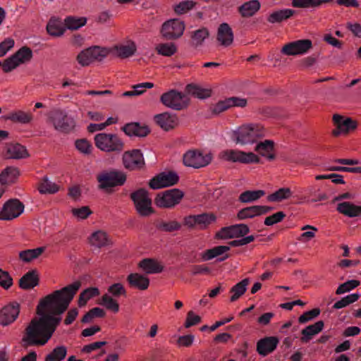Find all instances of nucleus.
<instances>
[{
    "instance_id": "1",
    "label": "nucleus",
    "mask_w": 361,
    "mask_h": 361,
    "mask_svg": "<svg viewBox=\"0 0 361 361\" xmlns=\"http://www.w3.org/2000/svg\"><path fill=\"white\" fill-rule=\"evenodd\" d=\"M80 286L81 282L76 281L39 300L36 308L39 317L33 318L25 328L22 338L24 347L42 346L50 340L61 320L55 316L68 309Z\"/></svg>"
},
{
    "instance_id": "2",
    "label": "nucleus",
    "mask_w": 361,
    "mask_h": 361,
    "mask_svg": "<svg viewBox=\"0 0 361 361\" xmlns=\"http://www.w3.org/2000/svg\"><path fill=\"white\" fill-rule=\"evenodd\" d=\"M264 128L259 123H247L233 132L232 137L236 143L245 145L253 144L264 136Z\"/></svg>"
},
{
    "instance_id": "3",
    "label": "nucleus",
    "mask_w": 361,
    "mask_h": 361,
    "mask_svg": "<svg viewBox=\"0 0 361 361\" xmlns=\"http://www.w3.org/2000/svg\"><path fill=\"white\" fill-rule=\"evenodd\" d=\"M97 180L99 190L111 194L114 192V188L124 185L127 180V174L118 169L103 171L97 176Z\"/></svg>"
},
{
    "instance_id": "4",
    "label": "nucleus",
    "mask_w": 361,
    "mask_h": 361,
    "mask_svg": "<svg viewBox=\"0 0 361 361\" xmlns=\"http://www.w3.org/2000/svg\"><path fill=\"white\" fill-rule=\"evenodd\" d=\"M94 140L98 149L107 153L119 154L125 147L122 138L115 133H100L94 136Z\"/></svg>"
},
{
    "instance_id": "5",
    "label": "nucleus",
    "mask_w": 361,
    "mask_h": 361,
    "mask_svg": "<svg viewBox=\"0 0 361 361\" xmlns=\"http://www.w3.org/2000/svg\"><path fill=\"white\" fill-rule=\"evenodd\" d=\"M137 213L141 216H149L155 213L152 207V201L149 192L145 188H139L130 195Z\"/></svg>"
},
{
    "instance_id": "6",
    "label": "nucleus",
    "mask_w": 361,
    "mask_h": 361,
    "mask_svg": "<svg viewBox=\"0 0 361 361\" xmlns=\"http://www.w3.org/2000/svg\"><path fill=\"white\" fill-rule=\"evenodd\" d=\"M48 121L52 123L55 130L63 133H68L74 130L75 120L61 109H54L48 114Z\"/></svg>"
},
{
    "instance_id": "7",
    "label": "nucleus",
    "mask_w": 361,
    "mask_h": 361,
    "mask_svg": "<svg viewBox=\"0 0 361 361\" xmlns=\"http://www.w3.org/2000/svg\"><path fill=\"white\" fill-rule=\"evenodd\" d=\"M160 102L168 108L176 111H181L188 108L190 99L185 93L171 89L161 95Z\"/></svg>"
},
{
    "instance_id": "8",
    "label": "nucleus",
    "mask_w": 361,
    "mask_h": 361,
    "mask_svg": "<svg viewBox=\"0 0 361 361\" xmlns=\"http://www.w3.org/2000/svg\"><path fill=\"white\" fill-rule=\"evenodd\" d=\"M245 245L243 238L239 240H234L228 242V245H218L204 250L201 254V258L203 261H209L216 257V262H221L231 257V255L227 253L231 247H239Z\"/></svg>"
},
{
    "instance_id": "9",
    "label": "nucleus",
    "mask_w": 361,
    "mask_h": 361,
    "mask_svg": "<svg viewBox=\"0 0 361 361\" xmlns=\"http://www.w3.org/2000/svg\"><path fill=\"white\" fill-rule=\"evenodd\" d=\"M184 197V192L177 188L167 190L157 194L154 202L161 209H171L178 204Z\"/></svg>"
},
{
    "instance_id": "10",
    "label": "nucleus",
    "mask_w": 361,
    "mask_h": 361,
    "mask_svg": "<svg viewBox=\"0 0 361 361\" xmlns=\"http://www.w3.org/2000/svg\"><path fill=\"white\" fill-rule=\"evenodd\" d=\"M220 158L230 162L244 164H258L259 157L253 152H245L238 149H226L221 152Z\"/></svg>"
},
{
    "instance_id": "11",
    "label": "nucleus",
    "mask_w": 361,
    "mask_h": 361,
    "mask_svg": "<svg viewBox=\"0 0 361 361\" xmlns=\"http://www.w3.org/2000/svg\"><path fill=\"white\" fill-rule=\"evenodd\" d=\"M108 54L109 51L106 49L93 46L81 51L78 54L76 60L82 66H87L94 61H102Z\"/></svg>"
},
{
    "instance_id": "12",
    "label": "nucleus",
    "mask_w": 361,
    "mask_h": 361,
    "mask_svg": "<svg viewBox=\"0 0 361 361\" xmlns=\"http://www.w3.org/2000/svg\"><path fill=\"white\" fill-rule=\"evenodd\" d=\"M122 164L126 169L130 171L145 170L146 168L143 154L138 149L124 152Z\"/></svg>"
},
{
    "instance_id": "13",
    "label": "nucleus",
    "mask_w": 361,
    "mask_h": 361,
    "mask_svg": "<svg viewBox=\"0 0 361 361\" xmlns=\"http://www.w3.org/2000/svg\"><path fill=\"white\" fill-rule=\"evenodd\" d=\"M212 160L211 154H203L199 149L188 150L183 157V164L188 167L200 169L209 164Z\"/></svg>"
},
{
    "instance_id": "14",
    "label": "nucleus",
    "mask_w": 361,
    "mask_h": 361,
    "mask_svg": "<svg viewBox=\"0 0 361 361\" xmlns=\"http://www.w3.org/2000/svg\"><path fill=\"white\" fill-rule=\"evenodd\" d=\"M332 121L334 125L336 127L331 133L334 137H338L341 134H348L350 132L355 130L358 126L357 121L338 114L333 115Z\"/></svg>"
},
{
    "instance_id": "15",
    "label": "nucleus",
    "mask_w": 361,
    "mask_h": 361,
    "mask_svg": "<svg viewBox=\"0 0 361 361\" xmlns=\"http://www.w3.org/2000/svg\"><path fill=\"white\" fill-rule=\"evenodd\" d=\"M185 30V23L178 19H171L163 23L161 29L162 37L167 40L180 37Z\"/></svg>"
},
{
    "instance_id": "16",
    "label": "nucleus",
    "mask_w": 361,
    "mask_h": 361,
    "mask_svg": "<svg viewBox=\"0 0 361 361\" xmlns=\"http://www.w3.org/2000/svg\"><path fill=\"white\" fill-rule=\"evenodd\" d=\"M25 206L18 199L6 201L0 211V220L11 221L19 216L24 211Z\"/></svg>"
},
{
    "instance_id": "17",
    "label": "nucleus",
    "mask_w": 361,
    "mask_h": 361,
    "mask_svg": "<svg viewBox=\"0 0 361 361\" xmlns=\"http://www.w3.org/2000/svg\"><path fill=\"white\" fill-rule=\"evenodd\" d=\"M179 181V176L174 171L161 172L154 176L149 181L151 189L158 190L163 188L173 186Z\"/></svg>"
},
{
    "instance_id": "18",
    "label": "nucleus",
    "mask_w": 361,
    "mask_h": 361,
    "mask_svg": "<svg viewBox=\"0 0 361 361\" xmlns=\"http://www.w3.org/2000/svg\"><path fill=\"white\" fill-rule=\"evenodd\" d=\"M250 232L247 224H239L221 228L215 235L216 239H231L244 237Z\"/></svg>"
},
{
    "instance_id": "19",
    "label": "nucleus",
    "mask_w": 361,
    "mask_h": 361,
    "mask_svg": "<svg viewBox=\"0 0 361 361\" xmlns=\"http://www.w3.org/2000/svg\"><path fill=\"white\" fill-rule=\"evenodd\" d=\"M312 48V42L309 39H299L283 45L281 52L286 56L301 55Z\"/></svg>"
},
{
    "instance_id": "20",
    "label": "nucleus",
    "mask_w": 361,
    "mask_h": 361,
    "mask_svg": "<svg viewBox=\"0 0 361 361\" xmlns=\"http://www.w3.org/2000/svg\"><path fill=\"white\" fill-rule=\"evenodd\" d=\"M20 311V305L13 301L0 310V324L3 326L13 324L18 317Z\"/></svg>"
},
{
    "instance_id": "21",
    "label": "nucleus",
    "mask_w": 361,
    "mask_h": 361,
    "mask_svg": "<svg viewBox=\"0 0 361 361\" xmlns=\"http://www.w3.org/2000/svg\"><path fill=\"white\" fill-rule=\"evenodd\" d=\"M247 105V99L246 98L239 97H231L224 100L219 101L212 108V112L214 115H218L232 107L244 108Z\"/></svg>"
},
{
    "instance_id": "22",
    "label": "nucleus",
    "mask_w": 361,
    "mask_h": 361,
    "mask_svg": "<svg viewBox=\"0 0 361 361\" xmlns=\"http://www.w3.org/2000/svg\"><path fill=\"white\" fill-rule=\"evenodd\" d=\"M273 209V207L266 205H253L239 210L237 218L239 220L252 219L257 216L266 214Z\"/></svg>"
},
{
    "instance_id": "23",
    "label": "nucleus",
    "mask_w": 361,
    "mask_h": 361,
    "mask_svg": "<svg viewBox=\"0 0 361 361\" xmlns=\"http://www.w3.org/2000/svg\"><path fill=\"white\" fill-rule=\"evenodd\" d=\"M121 129L129 137H145L151 132L148 126L141 124L139 122L128 123L122 126Z\"/></svg>"
},
{
    "instance_id": "24",
    "label": "nucleus",
    "mask_w": 361,
    "mask_h": 361,
    "mask_svg": "<svg viewBox=\"0 0 361 361\" xmlns=\"http://www.w3.org/2000/svg\"><path fill=\"white\" fill-rule=\"evenodd\" d=\"M279 343L276 336H266L257 342L256 350L259 355L265 357L276 349Z\"/></svg>"
},
{
    "instance_id": "25",
    "label": "nucleus",
    "mask_w": 361,
    "mask_h": 361,
    "mask_svg": "<svg viewBox=\"0 0 361 361\" xmlns=\"http://www.w3.org/2000/svg\"><path fill=\"white\" fill-rule=\"evenodd\" d=\"M154 120L165 131L174 129L178 125V118L176 114L169 112L155 115Z\"/></svg>"
},
{
    "instance_id": "26",
    "label": "nucleus",
    "mask_w": 361,
    "mask_h": 361,
    "mask_svg": "<svg viewBox=\"0 0 361 361\" xmlns=\"http://www.w3.org/2000/svg\"><path fill=\"white\" fill-rule=\"evenodd\" d=\"M4 149L8 159H21L30 156L25 147L18 142L6 143Z\"/></svg>"
},
{
    "instance_id": "27",
    "label": "nucleus",
    "mask_w": 361,
    "mask_h": 361,
    "mask_svg": "<svg viewBox=\"0 0 361 361\" xmlns=\"http://www.w3.org/2000/svg\"><path fill=\"white\" fill-rule=\"evenodd\" d=\"M47 33L53 37H60L66 31L64 20L57 16H51L46 26Z\"/></svg>"
},
{
    "instance_id": "28",
    "label": "nucleus",
    "mask_w": 361,
    "mask_h": 361,
    "mask_svg": "<svg viewBox=\"0 0 361 361\" xmlns=\"http://www.w3.org/2000/svg\"><path fill=\"white\" fill-rule=\"evenodd\" d=\"M329 196L324 192L316 185H311L305 190V195L301 197L303 202L314 203L317 202L326 201Z\"/></svg>"
},
{
    "instance_id": "29",
    "label": "nucleus",
    "mask_w": 361,
    "mask_h": 361,
    "mask_svg": "<svg viewBox=\"0 0 361 361\" xmlns=\"http://www.w3.org/2000/svg\"><path fill=\"white\" fill-rule=\"evenodd\" d=\"M39 276L36 269H32L25 274L19 280V287L23 290H30L38 286Z\"/></svg>"
},
{
    "instance_id": "30",
    "label": "nucleus",
    "mask_w": 361,
    "mask_h": 361,
    "mask_svg": "<svg viewBox=\"0 0 361 361\" xmlns=\"http://www.w3.org/2000/svg\"><path fill=\"white\" fill-rule=\"evenodd\" d=\"M130 287L139 290H145L149 286V279L138 273H131L127 276Z\"/></svg>"
},
{
    "instance_id": "31",
    "label": "nucleus",
    "mask_w": 361,
    "mask_h": 361,
    "mask_svg": "<svg viewBox=\"0 0 361 361\" xmlns=\"http://www.w3.org/2000/svg\"><path fill=\"white\" fill-rule=\"evenodd\" d=\"M138 267L147 274H159L164 271V266L152 258L142 259L138 263Z\"/></svg>"
},
{
    "instance_id": "32",
    "label": "nucleus",
    "mask_w": 361,
    "mask_h": 361,
    "mask_svg": "<svg viewBox=\"0 0 361 361\" xmlns=\"http://www.w3.org/2000/svg\"><path fill=\"white\" fill-rule=\"evenodd\" d=\"M216 39L224 47H228L233 43V33L228 23H224L219 25Z\"/></svg>"
},
{
    "instance_id": "33",
    "label": "nucleus",
    "mask_w": 361,
    "mask_h": 361,
    "mask_svg": "<svg viewBox=\"0 0 361 361\" xmlns=\"http://www.w3.org/2000/svg\"><path fill=\"white\" fill-rule=\"evenodd\" d=\"M336 210L345 216L353 218L361 215V205L350 202H343L337 204Z\"/></svg>"
},
{
    "instance_id": "34",
    "label": "nucleus",
    "mask_w": 361,
    "mask_h": 361,
    "mask_svg": "<svg viewBox=\"0 0 361 361\" xmlns=\"http://www.w3.org/2000/svg\"><path fill=\"white\" fill-rule=\"evenodd\" d=\"M324 326V323L322 320L317 321L313 324L306 326L301 331L302 336L300 341L302 343L309 342L313 336L321 332Z\"/></svg>"
},
{
    "instance_id": "35",
    "label": "nucleus",
    "mask_w": 361,
    "mask_h": 361,
    "mask_svg": "<svg viewBox=\"0 0 361 361\" xmlns=\"http://www.w3.org/2000/svg\"><path fill=\"white\" fill-rule=\"evenodd\" d=\"M89 240L90 243L92 246L98 248L112 245V242L109 238L108 234L105 231L100 230L92 233Z\"/></svg>"
},
{
    "instance_id": "36",
    "label": "nucleus",
    "mask_w": 361,
    "mask_h": 361,
    "mask_svg": "<svg viewBox=\"0 0 361 361\" xmlns=\"http://www.w3.org/2000/svg\"><path fill=\"white\" fill-rule=\"evenodd\" d=\"M261 4L258 0H250L238 7V12L243 18L253 16L259 9Z\"/></svg>"
},
{
    "instance_id": "37",
    "label": "nucleus",
    "mask_w": 361,
    "mask_h": 361,
    "mask_svg": "<svg viewBox=\"0 0 361 361\" xmlns=\"http://www.w3.org/2000/svg\"><path fill=\"white\" fill-rule=\"evenodd\" d=\"M20 170L17 167L7 166L0 173V183L6 185L13 183L20 176Z\"/></svg>"
},
{
    "instance_id": "38",
    "label": "nucleus",
    "mask_w": 361,
    "mask_h": 361,
    "mask_svg": "<svg viewBox=\"0 0 361 361\" xmlns=\"http://www.w3.org/2000/svg\"><path fill=\"white\" fill-rule=\"evenodd\" d=\"M274 142L272 140H266L264 142L258 143L255 150L262 157H266L269 160H274L276 157L274 152Z\"/></svg>"
},
{
    "instance_id": "39",
    "label": "nucleus",
    "mask_w": 361,
    "mask_h": 361,
    "mask_svg": "<svg viewBox=\"0 0 361 361\" xmlns=\"http://www.w3.org/2000/svg\"><path fill=\"white\" fill-rule=\"evenodd\" d=\"M295 13V11L290 8L281 9L274 11L267 17V21L270 23H281Z\"/></svg>"
},
{
    "instance_id": "40",
    "label": "nucleus",
    "mask_w": 361,
    "mask_h": 361,
    "mask_svg": "<svg viewBox=\"0 0 361 361\" xmlns=\"http://www.w3.org/2000/svg\"><path fill=\"white\" fill-rule=\"evenodd\" d=\"M4 118L13 123L27 124L32 121L33 116L30 112H25L21 110H18L11 112L8 115L6 116Z\"/></svg>"
},
{
    "instance_id": "41",
    "label": "nucleus",
    "mask_w": 361,
    "mask_h": 361,
    "mask_svg": "<svg viewBox=\"0 0 361 361\" xmlns=\"http://www.w3.org/2000/svg\"><path fill=\"white\" fill-rule=\"evenodd\" d=\"M185 91L192 97L201 99L208 98L212 95L211 90L202 88L193 83L187 85L185 87Z\"/></svg>"
},
{
    "instance_id": "42",
    "label": "nucleus",
    "mask_w": 361,
    "mask_h": 361,
    "mask_svg": "<svg viewBox=\"0 0 361 361\" xmlns=\"http://www.w3.org/2000/svg\"><path fill=\"white\" fill-rule=\"evenodd\" d=\"M87 18L84 16H68L64 19L66 30H77L86 25Z\"/></svg>"
},
{
    "instance_id": "43",
    "label": "nucleus",
    "mask_w": 361,
    "mask_h": 361,
    "mask_svg": "<svg viewBox=\"0 0 361 361\" xmlns=\"http://www.w3.org/2000/svg\"><path fill=\"white\" fill-rule=\"evenodd\" d=\"M156 228L161 232L172 233L180 230L182 225L176 220L165 221L159 220L154 224Z\"/></svg>"
},
{
    "instance_id": "44",
    "label": "nucleus",
    "mask_w": 361,
    "mask_h": 361,
    "mask_svg": "<svg viewBox=\"0 0 361 361\" xmlns=\"http://www.w3.org/2000/svg\"><path fill=\"white\" fill-rule=\"evenodd\" d=\"M46 250L45 247H39L35 249H27L20 252L19 259L24 262H30L39 257Z\"/></svg>"
},
{
    "instance_id": "45",
    "label": "nucleus",
    "mask_w": 361,
    "mask_h": 361,
    "mask_svg": "<svg viewBox=\"0 0 361 361\" xmlns=\"http://www.w3.org/2000/svg\"><path fill=\"white\" fill-rule=\"evenodd\" d=\"M248 283L249 279L246 278L233 286L230 290V293H232L230 301L235 302L238 300L246 292Z\"/></svg>"
},
{
    "instance_id": "46",
    "label": "nucleus",
    "mask_w": 361,
    "mask_h": 361,
    "mask_svg": "<svg viewBox=\"0 0 361 361\" xmlns=\"http://www.w3.org/2000/svg\"><path fill=\"white\" fill-rule=\"evenodd\" d=\"M334 0H293L292 6L295 8H317L323 4H328Z\"/></svg>"
},
{
    "instance_id": "47",
    "label": "nucleus",
    "mask_w": 361,
    "mask_h": 361,
    "mask_svg": "<svg viewBox=\"0 0 361 361\" xmlns=\"http://www.w3.org/2000/svg\"><path fill=\"white\" fill-rule=\"evenodd\" d=\"M60 187L55 183L51 182L47 176L42 179L37 189L41 194H54L59 190Z\"/></svg>"
},
{
    "instance_id": "48",
    "label": "nucleus",
    "mask_w": 361,
    "mask_h": 361,
    "mask_svg": "<svg viewBox=\"0 0 361 361\" xmlns=\"http://www.w3.org/2000/svg\"><path fill=\"white\" fill-rule=\"evenodd\" d=\"M67 355V348L64 345L55 347L44 357V361H63Z\"/></svg>"
},
{
    "instance_id": "49",
    "label": "nucleus",
    "mask_w": 361,
    "mask_h": 361,
    "mask_svg": "<svg viewBox=\"0 0 361 361\" xmlns=\"http://www.w3.org/2000/svg\"><path fill=\"white\" fill-rule=\"evenodd\" d=\"M264 195L265 192L262 190H246L240 195L238 200L242 203H249L257 200Z\"/></svg>"
},
{
    "instance_id": "50",
    "label": "nucleus",
    "mask_w": 361,
    "mask_h": 361,
    "mask_svg": "<svg viewBox=\"0 0 361 361\" xmlns=\"http://www.w3.org/2000/svg\"><path fill=\"white\" fill-rule=\"evenodd\" d=\"M99 290L96 287L86 288L79 295L78 304L79 307L85 306L91 298L99 295Z\"/></svg>"
},
{
    "instance_id": "51",
    "label": "nucleus",
    "mask_w": 361,
    "mask_h": 361,
    "mask_svg": "<svg viewBox=\"0 0 361 361\" xmlns=\"http://www.w3.org/2000/svg\"><path fill=\"white\" fill-rule=\"evenodd\" d=\"M292 196V192L289 188H281L267 196L269 202H281Z\"/></svg>"
},
{
    "instance_id": "52",
    "label": "nucleus",
    "mask_w": 361,
    "mask_h": 361,
    "mask_svg": "<svg viewBox=\"0 0 361 361\" xmlns=\"http://www.w3.org/2000/svg\"><path fill=\"white\" fill-rule=\"evenodd\" d=\"M19 64L29 62L32 59L33 54L32 49L24 46L19 49L16 53L13 54Z\"/></svg>"
},
{
    "instance_id": "53",
    "label": "nucleus",
    "mask_w": 361,
    "mask_h": 361,
    "mask_svg": "<svg viewBox=\"0 0 361 361\" xmlns=\"http://www.w3.org/2000/svg\"><path fill=\"white\" fill-rule=\"evenodd\" d=\"M209 32L205 27L197 30L191 34V44L197 47L202 45L204 40L209 37Z\"/></svg>"
},
{
    "instance_id": "54",
    "label": "nucleus",
    "mask_w": 361,
    "mask_h": 361,
    "mask_svg": "<svg viewBox=\"0 0 361 361\" xmlns=\"http://www.w3.org/2000/svg\"><path fill=\"white\" fill-rule=\"evenodd\" d=\"M197 226L200 229H205L209 224L216 221V216L212 213H202L195 215Z\"/></svg>"
},
{
    "instance_id": "55",
    "label": "nucleus",
    "mask_w": 361,
    "mask_h": 361,
    "mask_svg": "<svg viewBox=\"0 0 361 361\" xmlns=\"http://www.w3.org/2000/svg\"><path fill=\"white\" fill-rule=\"evenodd\" d=\"M158 54L164 56H171L177 52V47L174 43H161L155 48Z\"/></svg>"
},
{
    "instance_id": "56",
    "label": "nucleus",
    "mask_w": 361,
    "mask_h": 361,
    "mask_svg": "<svg viewBox=\"0 0 361 361\" xmlns=\"http://www.w3.org/2000/svg\"><path fill=\"white\" fill-rule=\"evenodd\" d=\"M101 300V305H104L108 310L114 313H117L119 311L118 302L109 294L105 293L103 295Z\"/></svg>"
},
{
    "instance_id": "57",
    "label": "nucleus",
    "mask_w": 361,
    "mask_h": 361,
    "mask_svg": "<svg viewBox=\"0 0 361 361\" xmlns=\"http://www.w3.org/2000/svg\"><path fill=\"white\" fill-rule=\"evenodd\" d=\"M106 316L105 311L100 307H94L90 310L81 319L82 323H89L94 318H104Z\"/></svg>"
},
{
    "instance_id": "58",
    "label": "nucleus",
    "mask_w": 361,
    "mask_h": 361,
    "mask_svg": "<svg viewBox=\"0 0 361 361\" xmlns=\"http://www.w3.org/2000/svg\"><path fill=\"white\" fill-rule=\"evenodd\" d=\"M197 3L196 1H183L176 4L174 6L173 10L176 14L183 15L192 10L197 5Z\"/></svg>"
},
{
    "instance_id": "59",
    "label": "nucleus",
    "mask_w": 361,
    "mask_h": 361,
    "mask_svg": "<svg viewBox=\"0 0 361 361\" xmlns=\"http://www.w3.org/2000/svg\"><path fill=\"white\" fill-rule=\"evenodd\" d=\"M360 298L357 293H353L342 298L340 300L334 303L333 308L341 309L355 302H356Z\"/></svg>"
},
{
    "instance_id": "60",
    "label": "nucleus",
    "mask_w": 361,
    "mask_h": 361,
    "mask_svg": "<svg viewBox=\"0 0 361 361\" xmlns=\"http://www.w3.org/2000/svg\"><path fill=\"white\" fill-rule=\"evenodd\" d=\"M118 56L121 59L128 58L136 51V46L134 43L130 45H121L116 47Z\"/></svg>"
},
{
    "instance_id": "61",
    "label": "nucleus",
    "mask_w": 361,
    "mask_h": 361,
    "mask_svg": "<svg viewBox=\"0 0 361 361\" xmlns=\"http://www.w3.org/2000/svg\"><path fill=\"white\" fill-rule=\"evenodd\" d=\"M108 293L111 295V296L115 298H119L120 296H126L127 292L123 286V285L121 283H115L110 286H109Z\"/></svg>"
},
{
    "instance_id": "62",
    "label": "nucleus",
    "mask_w": 361,
    "mask_h": 361,
    "mask_svg": "<svg viewBox=\"0 0 361 361\" xmlns=\"http://www.w3.org/2000/svg\"><path fill=\"white\" fill-rule=\"evenodd\" d=\"M360 284V281L357 280H349L342 284H341L336 290V295H341L348 292L355 288L359 286Z\"/></svg>"
},
{
    "instance_id": "63",
    "label": "nucleus",
    "mask_w": 361,
    "mask_h": 361,
    "mask_svg": "<svg viewBox=\"0 0 361 361\" xmlns=\"http://www.w3.org/2000/svg\"><path fill=\"white\" fill-rule=\"evenodd\" d=\"M321 310L319 308H314L310 311L304 312L298 318V322L300 324H305L309 321L312 320L319 315Z\"/></svg>"
},
{
    "instance_id": "64",
    "label": "nucleus",
    "mask_w": 361,
    "mask_h": 361,
    "mask_svg": "<svg viewBox=\"0 0 361 361\" xmlns=\"http://www.w3.org/2000/svg\"><path fill=\"white\" fill-rule=\"evenodd\" d=\"M13 286V278L10 274L0 268V286L8 290Z\"/></svg>"
}]
</instances>
